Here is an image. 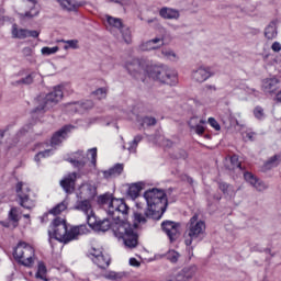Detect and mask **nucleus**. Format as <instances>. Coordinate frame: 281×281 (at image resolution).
Segmentation results:
<instances>
[{
    "label": "nucleus",
    "instance_id": "nucleus-56",
    "mask_svg": "<svg viewBox=\"0 0 281 281\" xmlns=\"http://www.w3.org/2000/svg\"><path fill=\"white\" fill-rule=\"evenodd\" d=\"M271 49H272V52H276L277 54H278L279 52H281V44H280V42H274V43L271 45Z\"/></svg>",
    "mask_w": 281,
    "mask_h": 281
},
{
    "label": "nucleus",
    "instance_id": "nucleus-25",
    "mask_svg": "<svg viewBox=\"0 0 281 281\" xmlns=\"http://www.w3.org/2000/svg\"><path fill=\"white\" fill-rule=\"evenodd\" d=\"M159 14L162 19H168V20H177L180 16L179 10L168 8V7L161 8L159 10Z\"/></svg>",
    "mask_w": 281,
    "mask_h": 281
},
{
    "label": "nucleus",
    "instance_id": "nucleus-19",
    "mask_svg": "<svg viewBox=\"0 0 281 281\" xmlns=\"http://www.w3.org/2000/svg\"><path fill=\"white\" fill-rule=\"evenodd\" d=\"M244 179L245 181H247V183H250V186H252V188H256V190H258L259 192H262V190H267V184L256 178L251 172H244Z\"/></svg>",
    "mask_w": 281,
    "mask_h": 281
},
{
    "label": "nucleus",
    "instance_id": "nucleus-40",
    "mask_svg": "<svg viewBox=\"0 0 281 281\" xmlns=\"http://www.w3.org/2000/svg\"><path fill=\"white\" fill-rule=\"evenodd\" d=\"M125 276V272L109 271L103 274V278H105L106 280L117 281L122 280V278H124Z\"/></svg>",
    "mask_w": 281,
    "mask_h": 281
},
{
    "label": "nucleus",
    "instance_id": "nucleus-23",
    "mask_svg": "<svg viewBox=\"0 0 281 281\" xmlns=\"http://www.w3.org/2000/svg\"><path fill=\"white\" fill-rule=\"evenodd\" d=\"M26 2L30 11L21 14L22 19H34V16H38V3H36V0H26Z\"/></svg>",
    "mask_w": 281,
    "mask_h": 281
},
{
    "label": "nucleus",
    "instance_id": "nucleus-11",
    "mask_svg": "<svg viewBox=\"0 0 281 281\" xmlns=\"http://www.w3.org/2000/svg\"><path fill=\"white\" fill-rule=\"evenodd\" d=\"M74 207L78 212H82V214H85L87 217V223L89 222L90 216H95V212H93V199H77Z\"/></svg>",
    "mask_w": 281,
    "mask_h": 281
},
{
    "label": "nucleus",
    "instance_id": "nucleus-12",
    "mask_svg": "<svg viewBox=\"0 0 281 281\" xmlns=\"http://www.w3.org/2000/svg\"><path fill=\"white\" fill-rule=\"evenodd\" d=\"M162 231L168 236L170 243H175L179 238V229L181 225L177 222L166 221L161 224Z\"/></svg>",
    "mask_w": 281,
    "mask_h": 281
},
{
    "label": "nucleus",
    "instance_id": "nucleus-61",
    "mask_svg": "<svg viewBox=\"0 0 281 281\" xmlns=\"http://www.w3.org/2000/svg\"><path fill=\"white\" fill-rule=\"evenodd\" d=\"M274 100L276 102H279V104H281V90L276 94Z\"/></svg>",
    "mask_w": 281,
    "mask_h": 281
},
{
    "label": "nucleus",
    "instance_id": "nucleus-59",
    "mask_svg": "<svg viewBox=\"0 0 281 281\" xmlns=\"http://www.w3.org/2000/svg\"><path fill=\"white\" fill-rule=\"evenodd\" d=\"M130 265H131V267H139V261H137V259H135V258H131Z\"/></svg>",
    "mask_w": 281,
    "mask_h": 281
},
{
    "label": "nucleus",
    "instance_id": "nucleus-10",
    "mask_svg": "<svg viewBox=\"0 0 281 281\" xmlns=\"http://www.w3.org/2000/svg\"><path fill=\"white\" fill-rule=\"evenodd\" d=\"M77 199H92L98 196V186L92 180L83 181L75 191Z\"/></svg>",
    "mask_w": 281,
    "mask_h": 281
},
{
    "label": "nucleus",
    "instance_id": "nucleus-15",
    "mask_svg": "<svg viewBox=\"0 0 281 281\" xmlns=\"http://www.w3.org/2000/svg\"><path fill=\"white\" fill-rule=\"evenodd\" d=\"M164 44H165L164 36L154 37L146 42H142L138 45V49L139 52H153L155 49H161V47H164Z\"/></svg>",
    "mask_w": 281,
    "mask_h": 281
},
{
    "label": "nucleus",
    "instance_id": "nucleus-36",
    "mask_svg": "<svg viewBox=\"0 0 281 281\" xmlns=\"http://www.w3.org/2000/svg\"><path fill=\"white\" fill-rule=\"evenodd\" d=\"M67 205H69V203L67 202V200H64L63 202H60L59 204L54 206L49 211V214H53V216H58V214H63V212H65V210H67Z\"/></svg>",
    "mask_w": 281,
    "mask_h": 281
},
{
    "label": "nucleus",
    "instance_id": "nucleus-34",
    "mask_svg": "<svg viewBox=\"0 0 281 281\" xmlns=\"http://www.w3.org/2000/svg\"><path fill=\"white\" fill-rule=\"evenodd\" d=\"M194 104L195 106H210L212 104V98L202 93L194 99Z\"/></svg>",
    "mask_w": 281,
    "mask_h": 281
},
{
    "label": "nucleus",
    "instance_id": "nucleus-33",
    "mask_svg": "<svg viewBox=\"0 0 281 281\" xmlns=\"http://www.w3.org/2000/svg\"><path fill=\"white\" fill-rule=\"evenodd\" d=\"M35 278H37V280L47 281V267L43 261H38L37 263V272L35 273Z\"/></svg>",
    "mask_w": 281,
    "mask_h": 281
},
{
    "label": "nucleus",
    "instance_id": "nucleus-35",
    "mask_svg": "<svg viewBox=\"0 0 281 281\" xmlns=\"http://www.w3.org/2000/svg\"><path fill=\"white\" fill-rule=\"evenodd\" d=\"M196 117H192L189 121V126L192 131L196 133V135H203L205 133V127L201 124H196Z\"/></svg>",
    "mask_w": 281,
    "mask_h": 281
},
{
    "label": "nucleus",
    "instance_id": "nucleus-63",
    "mask_svg": "<svg viewBox=\"0 0 281 281\" xmlns=\"http://www.w3.org/2000/svg\"><path fill=\"white\" fill-rule=\"evenodd\" d=\"M187 157H188V153H186V150H181L180 159H186Z\"/></svg>",
    "mask_w": 281,
    "mask_h": 281
},
{
    "label": "nucleus",
    "instance_id": "nucleus-30",
    "mask_svg": "<svg viewBox=\"0 0 281 281\" xmlns=\"http://www.w3.org/2000/svg\"><path fill=\"white\" fill-rule=\"evenodd\" d=\"M281 162V154L271 156L263 165L266 170H271L272 168H278V165Z\"/></svg>",
    "mask_w": 281,
    "mask_h": 281
},
{
    "label": "nucleus",
    "instance_id": "nucleus-13",
    "mask_svg": "<svg viewBox=\"0 0 281 281\" xmlns=\"http://www.w3.org/2000/svg\"><path fill=\"white\" fill-rule=\"evenodd\" d=\"M78 180V173L70 172L66 175L59 182L66 194H74L76 192V181Z\"/></svg>",
    "mask_w": 281,
    "mask_h": 281
},
{
    "label": "nucleus",
    "instance_id": "nucleus-64",
    "mask_svg": "<svg viewBox=\"0 0 281 281\" xmlns=\"http://www.w3.org/2000/svg\"><path fill=\"white\" fill-rule=\"evenodd\" d=\"M187 181H188V183H190L191 186L194 183V180H193L192 178H190V177L187 178Z\"/></svg>",
    "mask_w": 281,
    "mask_h": 281
},
{
    "label": "nucleus",
    "instance_id": "nucleus-6",
    "mask_svg": "<svg viewBox=\"0 0 281 281\" xmlns=\"http://www.w3.org/2000/svg\"><path fill=\"white\" fill-rule=\"evenodd\" d=\"M63 86H57L44 98L38 97L37 102H40V105L32 112V117H38L46 111H49V109H54V106H56V104L63 100Z\"/></svg>",
    "mask_w": 281,
    "mask_h": 281
},
{
    "label": "nucleus",
    "instance_id": "nucleus-51",
    "mask_svg": "<svg viewBox=\"0 0 281 281\" xmlns=\"http://www.w3.org/2000/svg\"><path fill=\"white\" fill-rule=\"evenodd\" d=\"M255 135L256 133H254L251 130H248L243 133V138L245 139V142H254Z\"/></svg>",
    "mask_w": 281,
    "mask_h": 281
},
{
    "label": "nucleus",
    "instance_id": "nucleus-48",
    "mask_svg": "<svg viewBox=\"0 0 281 281\" xmlns=\"http://www.w3.org/2000/svg\"><path fill=\"white\" fill-rule=\"evenodd\" d=\"M88 153L91 156V164L93 168H95V164H98V148H91L88 150Z\"/></svg>",
    "mask_w": 281,
    "mask_h": 281
},
{
    "label": "nucleus",
    "instance_id": "nucleus-27",
    "mask_svg": "<svg viewBox=\"0 0 281 281\" xmlns=\"http://www.w3.org/2000/svg\"><path fill=\"white\" fill-rule=\"evenodd\" d=\"M92 262L97 265L99 269H106L109 265H111V256H109V254H104L99 258H93Z\"/></svg>",
    "mask_w": 281,
    "mask_h": 281
},
{
    "label": "nucleus",
    "instance_id": "nucleus-46",
    "mask_svg": "<svg viewBox=\"0 0 281 281\" xmlns=\"http://www.w3.org/2000/svg\"><path fill=\"white\" fill-rule=\"evenodd\" d=\"M254 115H255L256 120H265V117H266L265 109H262V106H256L254 109Z\"/></svg>",
    "mask_w": 281,
    "mask_h": 281
},
{
    "label": "nucleus",
    "instance_id": "nucleus-49",
    "mask_svg": "<svg viewBox=\"0 0 281 281\" xmlns=\"http://www.w3.org/2000/svg\"><path fill=\"white\" fill-rule=\"evenodd\" d=\"M92 95H95L98 100H104L106 98V88L97 89Z\"/></svg>",
    "mask_w": 281,
    "mask_h": 281
},
{
    "label": "nucleus",
    "instance_id": "nucleus-1",
    "mask_svg": "<svg viewBox=\"0 0 281 281\" xmlns=\"http://www.w3.org/2000/svg\"><path fill=\"white\" fill-rule=\"evenodd\" d=\"M100 201L106 206L108 216H111L112 221L105 218L103 221H98V217L90 216L88 225L94 232H109L112 229L115 238L122 240L125 247L128 249H135L137 247V226L135 224L126 222V216H128V205L123 199L110 198L109 195H101Z\"/></svg>",
    "mask_w": 281,
    "mask_h": 281
},
{
    "label": "nucleus",
    "instance_id": "nucleus-37",
    "mask_svg": "<svg viewBox=\"0 0 281 281\" xmlns=\"http://www.w3.org/2000/svg\"><path fill=\"white\" fill-rule=\"evenodd\" d=\"M12 36L13 38H27V30L16 27V24L12 25Z\"/></svg>",
    "mask_w": 281,
    "mask_h": 281
},
{
    "label": "nucleus",
    "instance_id": "nucleus-22",
    "mask_svg": "<svg viewBox=\"0 0 281 281\" xmlns=\"http://www.w3.org/2000/svg\"><path fill=\"white\" fill-rule=\"evenodd\" d=\"M57 3L61 5L65 10L70 12L78 10V8H82L85 5V1L77 0H56Z\"/></svg>",
    "mask_w": 281,
    "mask_h": 281
},
{
    "label": "nucleus",
    "instance_id": "nucleus-20",
    "mask_svg": "<svg viewBox=\"0 0 281 281\" xmlns=\"http://www.w3.org/2000/svg\"><path fill=\"white\" fill-rule=\"evenodd\" d=\"M124 172V164H116L108 170L102 171L103 179H115V177H120Z\"/></svg>",
    "mask_w": 281,
    "mask_h": 281
},
{
    "label": "nucleus",
    "instance_id": "nucleus-44",
    "mask_svg": "<svg viewBox=\"0 0 281 281\" xmlns=\"http://www.w3.org/2000/svg\"><path fill=\"white\" fill-rule=\"evenodd\" d=\"M52 155H54V149H46L44 151H40L35 156V161H36V164H38V161H41V159H45V157H52Z\"/></svg>",
    "mask_w": 281,
    "mask_h": 281
},
{
    "label": "nucleus",
    "instance_id": "nucleus-4",
    "mask_svg": "<svg viewBox=\"0 0 281 281\" xmlns=\"http://www.w3.org/2000/svg\"><path fill=\"white\" fill-rule=\"evenodd\" d=\"M83 234H89L87 225L81 224L68 228L65 218L56 217L48 229L49 244L52 245L53 240H58V243L67 245L71 240H78V237L83 236Z\"/></svg>",
    "mask_w": 281,
    "mask_h": 281
},
{
    "label": "nucleus",
    "instance_id": "nucleus-14",
    "mask_svg": "<svg viewBox=\"0 0 281 281\" xmlns=\"http://www.w3.org/2000/svg\"><path fill=\"white\" fill-rule=\"evenodd\" d=\"M74 128H76L74 125H65L59 131H57L50 139L52 148H56V146H60V144H63V142L67 139V135H69V133H71Z\"/></svg>",
    "mask_w": 281,
    "mask_h": 281
},
{
    "label": "nucleus",
    "instance_id": "nucleus-5",
    "mask_svg": "<svg viewBox=\"0 0 281 281\" xmlns=\"http://www.w3.org/2000/svg\"><path fill=\"white\" fill-rule=\"evenodd\" d=\"M205 221L199 217V214H194L186 226L184 244L190 247L194 240L201 243L205 238Z\"/></svg>",
    "mask_w": 281,
    "mask_h": 281
},
{
    "label": "nucleus",
    "instance_id": "nucleus-50",
    "mask_svg": "<svg viewBox=\"0 0 281 281\" xmlns=\"http://www.w3.org/2000/svg\"><path fill=\"white\" fill-rule=\"evenodd\" d=\"M112 3H119V5L124 7H131L135 5V0H110Z\"/></svg>",
    "mask_w": 281,
    "mask_h": 281
},
{
    "label": "nucleus",
    "instance_id": "nucleus-42",
    "mask_svg": "<svg viewBox=\"0 0 281 281\" xmlns=\"http://www.w3.org/2000/svg\"><path fill=\"white\" fill-rule=\"evenodd\" d=\"M89 258L92 260L93 262V258H101V256H104V252L102 251V248L98 247H92L90 250H89Z\"/></svg>",
    "mask_w": 281,
    "mask_h": 281
},
{
    "label": "nucleus",
    "instance_id": "nucleus-62",
    "mask_svg": "<svg viewBox=\"0 0 281 281\" xmlns=\"http://www.w3.org/2000/svg\"><path fill=\"white\" fill-rule=\"evenodd\" d=\"M162 146L170 147V146H172V143L170 142V139H164L162 140Z\"/></svg>",
    "mask_w": 281,
    "mask_h": 281
},
{
    "label": "nucleus",
    "instance_id": "nucleus-45",
    "mask_svg": "<svg viewBox=\"0 0 281 281\" xmlns=\"http://www.w3.org/2000/svg\"><path fill=\"white\" fill-rule=\"evenodd\" d=\"M66 45L64 46V49H78V40H68L63 41Z\"/></svg>",
    "mask_w": 281,
    "mask_h": 281
},
{
    "label": "nucleus",
    "instance_id": "nucleus-53",
    "mask_svg": "<svg viewBox=\"0 0 281 281\" xmlns=\"http://www.w3.org/2000/svg\"><path fill=\"white\" fill-rule=\"evenodd\" d=\"M209 124L210 126H212V128H214L215 131H220L221 130V124H218V121L214 117H209Z\"/></svg>",
    "mask_w": 281,
    "mask_h": 281
},
{
    "label": "nucleus",
    "instance_id": "nucleus-16",
    "mask_svg": "<svg viewBox=\"0 0 281 281\" xmlns=\"http://www.w3.org/2000/svg\"><path fill=\"white\" fill-rule=\"evenodd\" d=\"M212 76H214V72H212L210 67L205 66H200L192 71V80H194V82H205V80H210Z\"/></svg>",
    "mask_w": 281,
    "mask_h": 281
},
{
    "label": "nucleus",
    "instance_id": "nucleus-47",
    "mask_svg": "<svg viewBox=\"0 0 281 281\" xmlns=\"http://www.w3.org/2000/svg\"><path fill=\"white\" fill-rule=\"evenodd\" d=\"M56 52H58V46H54V47H43L41 49V53L43 54V56H52V54H56Z\"/></svg>",
    "mask_w": 281,
    "mask_h": 281
},
{
    "label": "nucleus",
    "instance_id": "nucleus-52",
    "mask_svg": "<svg viewBox=\"0 0 281 281\" xmlns=\"http://www.w3.org/2000/svg\"><path fill=\"white\" fill-rule=\"evenodd\" d=\"M69 161L75 168H85V160L70 158Z\"/></svg>",
    "mask_w": 281,
    "mask_h": 281
},
{
    "label": "nucleus",
    "instance_id": "nucleus-57",
    "mask_svg": "<svg viewBox=\"0 0 281 281\" xmlns=\"http://www.w3.org/2000/svg\"><path fill=\"white\" fill-rule=\"evenodd\" d=\"M38 35H40V33H38V31H30V30H27V37H32V38H38Z\"/></svg>",
    "mask_w": 281,
    "mask_h": 281
},
{
    "label": "nucleus",
    "instance_id": "nucleus-29",
    "mask_svg": "<svg viewBox=\"0 0 281 281\" xmlns=\"http://www.w3.org/2000/svg\"><path fill=\"white\" fill-rule=\"evenodd\" d=\"M137 124L142 128H148V126H155L157 124V119L153 116H137Z\"/></svg>",
    "mask_w": 281,
    "mask_h": 281
},
{
    "label": "nucleus",
    "instance_id": "nucleus-8",
    "mask_svg": "<svg viewBox=\"0 0 281 281\" xmlns=\"http://www.w3.org/2000/svg\"><path fill=\"white\" fill-rule=\"evenodd\" d=\"M105 21L108 23L106 29L110 30V32H120L124 43L131 45L133 41V33L131 32V29L128 26L124 25L122 19L105 15Z\"/></svg>",
    "mask_w": 281,
    "mask_h": 281
},
{
    "label": "nucleus",
    "instance_id": "nucleus-32",
    "mask_svg": "<svg viewBox=\"0 0 281 281\" xmlns=\"http://www.w3.org/2000/svg\"><path fill=\"white\" fill-rule=\"evenodd\" d=\"M218 188L221 191H223V193L226 196H229V198L236 196V189L234 188V186L228 184L226 182H220Z\"/></svg>",
    "mask_w": 281,
    "mask_h": 281
},
{
    "label": "nucleus",
    "instance_id": "nucleus-28",
    "mask_svg": "<svg viewBox=\"0 0 281 281\" xmlns=\"http://www.w3.org/2000/svg\"><path fill=\"white\" fill-rule=\"evenodd\" d=\"M142 139H144V136L136 135L132 142L123 145V148L128 150V153H137V146H139Z\"/></svg>",
    "mask_w": 281,
    "mask_h": 281
},
{
    "label": "nucleus",
    "instance_id": "nucleus-55",
    "mask_svg": "<svg viewBox=\"0 0 281 281\" xmlns=\"http://www.w3.org/2000/svg\"><path fill=\"white\" fill-rule=\"evenodd\" d=\"M31 128L32 125H25L18 132L16 137H23V135H25V133H27Z\"/></svg>",
    "mask_w": 281,
    "mask_h": 281
},
{
    "label": "nucleus",
    "instance_id": "nucleus-2",
    "mask_svg": "<svg viewBox=\"0 0 281 281\" xmlns=\"http://www.w3.org/2000/svg\"><path fill=\"white\" fill-rule=\"evenodd\" d=\"M125 69L133 78L142 80V82H146L147 76L170 87H175L179 81L177 71L168 68V66H150V61L146 59H130L125 64Z\"/></svg>",
    "mask_w": 281,
    "mask_h": 281
},
{
    "label": "nucleus",
    "instance_id": "nucleus-39",
    "mask_svg": "<svg viewBox=\"0 0 281 281\" xmlns=\"http://www.w3.org/2000/svg\"><path fill=\"white\" fill-rule=\"evenodd\" d=\"M165 258L169 260V262H172L176 265V262H179V258H181V254L175 249H170L166 252Z\"/></svg>",
    "mask_w": 281,
    "mask_h": 281
},
{
    "label": "nucleus",
    "instance_id": "nucleus-54",
    "mask_svg": "<svg viewBox=\"0 0 281 281\" xmlns=\"http://www.w3.org/2000/svg\"><path fill=\"white\" fill-rule=\"evenodd\" d=\"M245 92L248 94V95H254L255 98H258L260 95V92L254 88H249V87H246L245 88Z\"/></svg>",
    "mask_w": 281,
    "mask_h": 281
},
{
    "label": "nucleus",
    "instance_id": "nucleus-60",
    "mask_svg": "<svg viewBox=\"0 0 281 281\" xmlns=\"http://www.w3.org/2000/svg\"><path fill=\"white\" fill-rule=\"evenodd\" d=\"M24 56H32V49L30 47L23 48Z\"/></svg>",
    "mask_w": 281,
    "mask_h": 281
},
{
    "label": "nucleus",
    "instance_id": "nucleus-26",
    "mask_svg": "<svg viewBox=\"0 0 281 281\" xmlns=\"http://www.w3.org/2000/svg\"><path fill=\"white\" fill-rule=\"evenodd\" d=\"M142 190H144V183L136 182L130 186L127 194L131 196V199L135 200L137 196H139V192H142Z\"/></svg>",
    "mask_w": 281,
    "mask_h": 281
},
{
    "label": "nucleus",
    "instance_id": "nucleus-21",
    "mask_svg": "<svg viewBox=\"0 0 281 281\" xmlns=\"http://www.w3.org/2000/svg\"><path fill=\"white\" fill-rule=\"evenodd\" d=\"M280 80L276 77L263 79L261 89L265 93H273L278 89Z\"/></svg>",
    "mask_w": 281,
    "mask_h": 281
},
{
    "label": "nucleus",
    "instance_id": "nucleus-3",
    "mask_svg": "<svg viewBox=\"0 0 281 281\" xmlns=\"http://www.w3.org/2000/svg\"><path fill=\"white\" fill-rule=\"evenodd\" d=\"M144 199L147 204V209L144 214L139 212L134 213V227H139V225H146L148 218L154 221H159L166 207H168V198L166 196V191L157 188L149 189L144 192Z\"/></svg>",
    "mask_w": 281,
    "mask_h": 281
},
{
    "label": "nucleus",
    "instance_id": "nucleus-7",
    "mask_svg": "<svg viewBox=\"0 0 281 281\" xmlns=\"http://www.w3.org/2000/svg\"><path fill=\"white\" fill-rule=\"evenodd\" d=\"M13 258L23 267L32 268L36 262V252L30 244L20 241L13 250Z\"/></svg>",
    "mask_w": 281,
    "mask_h": 281
},
{
    "label": "nucleus",
    "instance_id": "nucleus-38",
    "mask_svg": "<svg viewBox=\"0 0 281 281\" xmlns=\"http://www.w3.org/2000/svg\"><path fill=\"white\" fill-rule=\"evenodd\" d=\"M160 57L171 61L179 60L177 53L170 48H162Z\"/></svg>",
    "mask_w": 281,
    "mask_h": 281
},
{
    "label": "nucleus",
    "instance_id": "nucleus-24",
    "mask_svg": "<svg viewBox=\"0 0 281 281\" xmlns=\"http://www.w3.org/2000/svg\"><path fill=\"white\" fill-rule=\"evenodd\" d=\"M226 168L233 172H236L237 175H243V166L240 165L237 155H233L229 158V164L226 165Z\"/></svg>",
    "mask_w": 281,
    "mask_h": 281
},
{
    "label": "nucleus",
    "instance_id": "nucleus-9",
    "mask_svg": "<svg viewBox=\"0 0 281 281\" xmlns=\"http://www.w3.org/2000/svg\"><path fill=\"white\" fill-rule=\"evenodd\" d=\"M15 192L22 207L25 210H32V207H34V200L30 198V186H27V183L18 182L15 186Z\"/></svg>",
    "mask_w": 281,
    "mask_h": 281
},
{
    "label": "nucleus",
    "instance_id": "nucleus-43",
    "mask_svg": "<svg viewBox=\"0 0 281 281\" xmlns=\"http://www.w3.org/2000/svg\"><path fill=\"white\" fill-rule=\"evenodd\" d=\"M9 218L13 223V227H16V224L19 223V209L12 207L9 212Z\"/></svg>",
    "mask_w": 281,
    "mask_h": 281
},
{
    "label": "nucleus",
    "instance_id": "nucleus-58",
    "mask_svg": "<svg viewBox=\"0 0 281 281\" xmlns=\"http://www.w3.org/2000/svg\"><path fill=\"white\" fill-rule=\"evenodd\" d=\"M131 113H133V108L123 111V117L131 119Z\"/></svg>",
    "mask_w": 281,
    "mask_h": 281
},
{
    "label": "nucleus",
    "instance_id": "nucleus-18",
    "mask_svg": "<svg viewBox=\"0 0 281 281\" xmlns=\"http://www.w3.org/2000/svg\"><path fill=\"white\" fill-rule=\"evenodd\" d=\"M198 268L195 265L184 267L177 276L176 281H188L192 280L196 274Z\"/></svg>",
    "mask_w": 281,
    "mask_h": 281
},
{
    "label": "nucleus",
    "instance_id": "nucleus-17",
    "mask_svg": "<svg viewBox=\"0 0 281 281\" xmlns=\"http://www.w3.org/2000/svg\"><path fill=\"white\" fill-rule=\"evenodd\" d=\"M89 109H93V101L72 102L66 104V111L68 113H82L83 111H89Z\"/></svg>",
    "mask_w": 281,
    "mask_h": 281
},
{
    "label": "nucleus",
    "instance_id": "nucleus-41",
    "mask_svg": "<svg viewBox=\"0 0 281 281\" xmlns=\"http://www.w3.org/2000/svg\"><path fill=\"white\" fill-rule=\"evenodd\" d=\"M41 75L36 72H32L27 75L25 78H22L21 80L15 81V85H32L34 82V78H38Z\"/></svg>",
    "mask_w": 281,
    "mask_h": 281
},
{
    "label": "nucleus",
    "instance_id": "nucleus-31",
    "mask_svg": "<svg viewBox=\"0 0 281 281\" xmlns=\"http://www.w3.org/2000/svg\"><path fill=\"white\" fill-rule=\"evenodd\" d=\"M265 36L268 41H273L276 36H278V26L276 22H270V24L266 27Z\"/></svg>",
    "mask_w": 281,
    "mask_h": 281
}]
</instances>
